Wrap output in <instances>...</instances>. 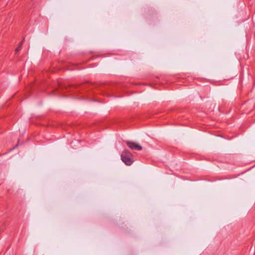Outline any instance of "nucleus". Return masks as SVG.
Listing matches in <instances>:
<instances>
[{"label":"nucleus","mask_w":255,"mask_h":255,"mask_svg":"<svg viewBox=\"0 0 255 255\" xmlns=\"http://www.w3.org/2000/svg\"><path fill=\"white\" fill-rule=\"evenodd\" d=\"M21 46H18L16 49H15V52H18L21 50Z\"/></svg>","instance_id":"obj_3"},{"label":"nucleus","mask_w":255,"mask_h":255,"mask_svg":"<svg viewBox=\"0 0 255 255\" xmlns=\"http://www.w3.org/2000/svg\"><path fill=\"white\" fill-rule=\"evenodd\" d=\"M121 159L126 165L128 166L131 165L134 161L132 154L128 149H125L122 152Z\"/></svg>","instance_id":"obj_1"},{"label":"nucleus","mask_w":255,"mask_h":255,"mask_svg":"<svg viewBox=\"0 0 255 255\" xmlns=\"http://www.w3.org/2000/svg\"><path fill=\"white\" fill-rule=\"evenodd\" d=\"M126 143L128 147L131 149L140 151L142 149L141 146L134 142L128 141Z\"/></svg>","instance_id":"obj_2"},{"label":"nucleus","mask_w":255,"mask_h":255,"mask_svg":"<svg viewBox=\"0 0 255 255\" xmlns=\"http://www.w3.org/2000/svg\"><path fill=\"white\" fill-rule=\"evenodd\" d=\"M24 39H23V40H22L19 44V46H22V44H23V42L24 41Z\"/></svg>","instance_id":"obj_4"}]
</instances>
